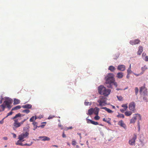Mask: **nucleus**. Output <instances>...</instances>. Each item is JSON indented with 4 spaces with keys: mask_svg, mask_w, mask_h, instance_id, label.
<instances>
[{
    "mask_svg": "<svg viewBox=\"0 0 148 148\" xmlns=\"http://www.w3.org/2000/svg\"><path fill=\"white\" fill-rule=\"evenodd\" d=\"M114 76V75L113 74L109 73L105 77L106 81V83L107 84H109L108 86H107V87L109 88H112L111 84L115 81Z\"/></svg>",
    "mask_w": 148,
    "mask_h": 148,
    "instance_id": "1",
    "label": "nucleus"
},
{
    "mask_svg": "<svg viewBox=\"0 0 148 148\" xmlns=\"http://www.w3.org/2000/svg\"><path fill=\"white\" fill-rule=\"evenodd\" d=\"M99 94L103 95L105 96H108L110 93L111 90L109 89H106L103 86L100 85L98 88Z\"/></svg>",
    "mask_w": 148,
    "mask_h": 148,
    "instance_id": "2",
    "label": "nucleus"
},
{
    "mask_svg": "<svg viewBox=\"0 0 148 148\" xmlns=\"http://www.w3.org/2000/svg\"><path fill=\"white\" fill-rule=\"evenodd\" d=\"M140 92L141 94H143V99L145 102H147L148 101V99L147 98V89L145 86H142L140 88Z\"/></svg>",
    "mask_w": 148,
    "mask_h": 148,
    "instance_id": "3",
    "label": "nucleus"
},
{
    "mask_svg": "<svg viewBox=\"0 0 148 148\" xmlns=\"http://www.w3.org/2000/svg\"><path fill=\"white\" fill-rule=\"evenodd\" d=\"M106 98L103 96L99 97V98L97 101V102L99 103V105L101 106H104L106 104Z\"/></svg>",
    "mask_w": 148,
    "mask_h": 148,
    "instance_id": "4",
    "label": "nucleus"
},
{
    "mask_svg": "<svg viewBox=\"0 0 148 148\" xmlns=\"http://www.w3.org/2000/svg\"><path fill=\"white\" fill-rule=\"evenodd\" d=\"M137 138V136L135 134H133L132 138L129 141V144L130 145L133 146L135 145L136 140Z\"/></svg>",
    "mask_w": 148,
    "mask_h": 148,
    "instance_id": "5",
    "label": "nucleus"
},
{
    "mask_svg": "<svg viewBox=\"0 0 148 148\" xmlns=\"http://www.w3.org/2000/svg\"><path fill=\"white\" fill-rule=\"evenodd\" d=\"M135 116H134L130 120V123H134L136 121V119H138L139 120L141 119V116L139 114H135Z\"/></svg>",
    "mask_w": 148,
    "mask_h": 148,
    "instance_id": "6",
    "label": "nucleus"
},
{
    "mask_svg": "<svg viewBox=\"0 0 148 148\" xmlns=\"http://www.w3.org/2000/svg\"><path fill=\"white\" fill-rule=\"evenodd\" d=\"M29 135V133L28 132H26L25 133H23L22 134L19 135L18 136V138H20V140H23V139L28 136Z\"/></svg>",
    "mask_w": 148,
    "mask_h": 148,
    "instance_id": "7",
    "label": "nucleus"
},
{
    "mask_svg": "<svg viewBox=\"0 0 148 148\" xmlns=\"http://www.w3.org/2000/svg\"><path fill=\"white\" fill-rule=\"evenodd\" d=\"M24 115H22L20 113H19L16 114L14 117L12 118V119L18 120H18H20L22 118H21V117Z\"/></svg>",
    "mask_w": 148,
    "mask_h": 148,
    "instance_id": "8",
    "label": "nucleus"
},
{
    "mask_svg": "<svg viewBox=\"0 0 148 148\" xmlns=\"http://www.w3.org/2000/svg\"><path fill=\"white\" fill-rule=\"evenodd\" d=\"M135 103L134 102H131L129 105V109L132 111H134L135 109Z\"/></svg>",
    "mask_w": 148,
    "mask_h": 148,
    "instance_id": "9",
    "label": "nucleus"
},
{
    "mask_svg": "<svg viewBox=\"0 0 148 148\" xmlns=\"http://www.w3.org/2000/svg\"><path fill=\"white\" fill-rule=\"evenodd\" d=\"M140 42L139 40L136 39L134 40H131L130 42V44L133 45L139 44Z\"/></svg>",
    "mask_w": 148,
    "mask_h": 148,
    "instance_id": "10",
    "label": "nucleus"
},
{
    "mask_svg": "<svg viewBox=\"0 0 148 148\" xmlns=\"http://www.w3.org/2000/svg\"><path fill=\"white\" fill-rule=\"evenodd\" d=\"M125 65H119L118 66V70L121 71H123L125 70Z\"/></svg>",
    "mask_w": 148,
    "mask_h": 148,
    "instance_id": "11",
    "label": "nucleus"
},
{
    "mask_svg": "<svg viewBox=\"0 0 148 148\" xmlns=\"http://www.w3.org/2000/svg\"><path fill=\"white\" fill-rule=\"evenodd\" d=\"M14 125L15 127L16 128H18L20 127L21 126V124L20 122H18V120H14Z\"/></svg>",
    "mask_w": 148,
    "mask_h": 148,
    "instance_id": "12",
    "label": "nucleus"
},
{
    "mask_svg": "<svg viewBox=\"0 0 148 148\" xmlns=\"http://www.w3.org/2000/svg\"><path fill=\"white\" fill-rule=\"evenodd\" d=\"M39 138L42 139V140L43 141L46 140L49 141L50 140L49 138L46 136H40L39 137Z\"/></svg>",
    "mask_w": 148,
    "mask_h": 148,
    "instance_id": "13",
    "label": "nucleus"
},
{
    "mask_svg": "<svg viewBox=\"0 0 148 148\" xmlns=\"http://www.w3.org/2000/svg\"><path fill=\"white\" fill-rule=\"evenodd\" d=\"M86 119L87 120V122L88 123H92V124H93V125H98V123L97 122L93 121L92 120H90V119Z\"/></svg>",
    "mask_w": 148,
    "mask_h": 148,
    "instance_id": "14",
    "label": "nucleus"
},
{
    "mask_svg": "<svg viewBox=\"0 0 148 148\" xmlns=\"http://www.w3.org/2000/svg\"><path fill=\"white\" fill-rule=\"evenodd\" d=\"M19 140L17 141L16 143V145H20L21 146H23V144L21 142H23L24 141V140H20V138H18Z\"/></svg>",
    "mask_w": 148,
    "mask_h": 148,
    "instance_id": "15",
    "label": "nucleus"
},
{
    "mask_svg": "<svg viewBox=\"0 0 148 148\" xmlns=\"http://www.w3.org/2000/svg\"><path fill=\"white\" fill-rule=\"evenodd\" d=\"M22 107L23 108L31 109L32 108V105L30 104H27L23 105Z\"/></svg>",
    "mask_w": 148,
    "mask_h": 148,
    "instance_id": "16",
    "label": "nucleus"
},
{
    "mask_svg": "<svg viewBox=\"0 0 148 148\" xmlns=\"http://www.w3.org/2000/svg\"><path fill=\"white\" fill-rule=\"evenodd\" d=\"M143 51V48L142 46H140L138 48V54L140 55Z\"/></svg>",
    "mask_w": 148,
    "mask_h": 148,
    "instance_id": "17",
    "label": "nucleus"
},
{
    "mask_svg": "<svg viewBox=\"0 0 148 148\" xmlns=\"http://www.w3.org/2000/svg\"><path fill=\"white\" fill-rule=\"evenodd\" d=\"M118 124L124 128H126V126L122 120H121L119 121V122Z\"/></svg>",
    "mask_w": 148,
    "mask_h": 148,
    "instance_id": "18",
    "label": "nucleus"
},
{
    "mask_svg": "<svg viewBox=\"0 0 148 148\" xmlns=\"http://www.w3.org/2000/svg\"><path fill=\"white\" fill-rule=\"evenodd\" d=\"M3 104L5 105V106H7V107L8 108H10V103L8 101H5L3 102Z\"/></svg>",
    "mask_w": 148,
    "mask_h": 148,
    "instance_id": "19",
    "label": "nucleus"
},
{
    "mask_svg": "<svg viewBox=\"0 0 148 148\" xmlns=\"http://www.w3.org/2000/svg\"><path fill=\"white\" fill-rule=\"evenodd\" d=\"M93 113L95 114L98 115L99 111V109L97 107H96L94 109H93Z\"/></svg>",
    "mask_w": 148,
    "mask_h": 148,
    "instance_id": "20",
    "label": "nucleus"
},
{
    "mask_svg": "<svg viewBox=\"0 0 148 148\" xmlns=\"http://www.w3.org/2000/svg\"><path fill=\"white\" fill-rule=\"evenodd\" d=\"M101 109H103L105 110L109 113H112L113 112V111H112L110 109L106 107H102L101 108Z\"/></svg>",
    "mask_w": 148,
    "mask_h": 148,
    "instance_id": "21",
    "label": "nucleus"
},
{
    "mask_svg": "<svg viewBox=\"0 0 148 148\" xmlns=\"http://www.w3.org/2000/svg\"><path fill=\"white\" fill-rule=\"evenodd\" d=\"M116 77L119 78H122L123 77V73L121 72L118 73L117 74Z\"/></svg>",
    "mask_w": 148,
    "mask_h": 148,
    "instance_id": "22",
    "label": "nucleus"
},
{
    "mask_svg": "<svg viewBox=\"0 0 148 148\" xmlns=\"http://www.w3.org/2000/svg\"><path fill=\"white\" fill-rule=\"evenodd\" d=\"M108 69L111 71L113 72H114L116 70V68L114 66H110L109 67Z\"/></svg>",
    "mask_w": 148,
    "mask_h": 148,
    "instance_id": "23",
    "label": "nucleus"
},
{
    "mask_svg": "<svg viewBox=\"0 0 148 148\" xmlns=\"http://www.w3.org/2000/svg\"><path fill=\"white\" fill-rule=\"evenodd\" d=\"M147 69V68L145 65L143 67H142L141 68L142 72L140 73V74H143L144 71Z\"/></svg>",
    "mask_w": 148,
    "mask_h": 148,
    "instance_id": "24",
    "label": "nucleus"
},
{
    "mask_svg": "<svg viewBox=\"0 0 148 148\" xmlns=\"http://www.w3.org/2000/svg\"><path fill=\"white\" fill-rule=\"evenodd\" d=\"M20 101L19 100L16 99H14V100L13 104L14 105H15L18 104L20 103Z\"/></svg>",
    "mask_w": 148,
    "mask_h": 148,
    "instance_id": "25",
    "label": "nucleus"
},
{
    "mask_svg": "<svg viewBox=\"0 0 148 148\" xmlns=\"http://www.w3.org/2000/svg\"><path fill=\"white\" fill-rule=\"evenodd\" d=\"M110 120L111 119L110 118H108V119L106 118H104L103 119V121L104 122H107L108 124H110Z\"/></svg>",
    "mask_w": 148,
    "mask_h": 148,
    "instance_id": "26",
    "label": "nucleus"
},
{
    "mask_svg": "<svg viewBox=\"0 0 148 148\" xmlns=\"http://www.w3.org/2000/svg\"><path fill=\"white\" fill-rule=\"evenodd\" d=\"M93 113V108H91L88 110V114L91 115Z\"/></svg>",
    "mask_w": 148,
    "mask_h": 148,
    "instance_id": "27",
    "label": "nucleus"
},
{
    "mask_svg": "<svg viewBox=\"0 0 148 148\" xmlns=\"http://www.w3.org/2000/svg\"><path fill=\"white\" fill-rule=\"evenodd\" d=\"M132 113V112L131 111H127L125 112V114L126 116H129L131 115Z\"/></svg>",
    "mask_w": 148,
    "mask_h": 148,
    "instance_id": "28",
    "label": "nucleus"
},
{
    "mask_svg": "<svg viewBox=\"0 0 148 148\" xmlns=\"http://www.w3.org/2000/svg\"><path fill=\"white\" fill-rule=\"evenodd\" d=\"M21 108V107L20 106H19V105L17 106H16V107L13 108L12 109V110H17L20 109Z\"/></svg>",
    "mask_w": 148,
    "mask_h": 148,
    "instance_id": "29",
    "label": "nucleus"
},
{
    "mask_svg": "<svg viewBox=\"0 0 148 148\" xmlns=\"http://www.w3.org/2000/svg\"><path fill=\"white\" fill-rule=\"evenodd\" d=\"M118 117L124 118L125 117L124 115L123 114H119L117 116Z\"/></svg>",
    "mask_w": 148,
    "mask_h": 148,
    "instance_id": "30",
    "label": "nucleus"
},
{
    "mask_svg": "<svg viewBox=\"0 0 148 148\" xmlns=\"http://www.w3.org/2000/svg\"><path fill=\"white\" fill-rule=\"evenodd\" d=\"M118 100L119 101H122L123 100V97L121 96H116Z\"/></svg>",
    "mask_w": 148,
    "mask_h": 148,
    "instance_id": "31",
    "label": "nucleus"
},
{
    "mask_svg": "<svg viewBox=\"0 0 148 148\" xmlns=\"http://www.w3.org/2000/svg\"><path fill=\"white\" fill-rule=\"evenodd\" d=\"M121 107L123 108L124 109H125L127 110L128 108V106L127 105V104H123L121 106Z\"/></svg>",
    "mask_w": 148,
    "mask_h": 148,
    "instance_id": "32",
    "label": "nucleus"
},
{
    "mask_svg": "<svg viewBox=\"0 0 148 148\" xmlns=\"http://www.w3.org/2000/svg\"><path fill=\"white\" fill-rule=\"evenodd\" d=\"M29 126H28L27 127H24L23 128V130L24 131H26V132H29Z\"/></svg>",
    "mask_w": 148,
    "mask_h": 148,
    "instance_id": "33",
    "label": "nucleus"
},
{
    "mask_svg": "<svg viewBox=\"0 0 148 148\" xmlns=\"http://www.w3.org/2000/svg\"><path fill=\"white\" fill-rule=\"evenodd\" d=\"M23 112L27 114H28L30 112V110L28 109H25L23 110L22 111Z\"/></svg>",
    "mask_w": 148,
    "mask_h": 148,
    "instance_id": "34",
    "label": "nucleus"
},
{
    "mask_svg": "<svg viewBox=\"0 0 148 148\" xmlns=\"http://www.w3.org/2000/svg\"><path fill=\"white\" fill-rule=\"evenodd\" d=\"M36 117L34 118V116H33L30 119L29 121L30 122H33L34 120H36Z\"/></svg>",
    "mask_w": 148,
    "mask_h": 148,
    "instance_id": "35",
    "label": "nucleus"
},
{
    "mask_svg": "<svg viewBox=\"0 0 148 148\" xmlns=\"http://www.w3.org/2000/svg\"><path fill=\"white\" fill-rule=\"evenodd\" d=\"M77 143L75 141V140L74 139H73L72 140V144L73 146H75L76 144Z\"/></svg>",
    "mask_w": 148,
    "mask_h": 148,
    "instance_id": "36",
    "label": "nucleus"
},
{
    "mask_svg": "<svg viewBox=\"0 0 148 148\" xmlns=\"http://www.w3.org/2000/svg\"><path fill=\"white\" fill-rule=\"evenodd\" d=\"M97 115L96 116L94 117V119L96 120H99L100 119V117L99 116H98V115Z\"/></svg>",
    "mask_w": 148,
    "mask_h": 148,
    "instance_id": "37",
    "label": "nucleus"
},
{
    "mask_svg": "<svg viewBox=\"0 0 148 148\" xmlns=\"http://www.w3.org/2000/svg\"><path fill=\"white\" fill-rule=\"evenodd\" d=\"M138 91V87H135V92L136 95H137Z\"/></svg>",
    "mask_w": 148,
    "mask_h": 148,
    "instance_id": "38",
    "label": "nucleus"
},
{
    "mask_svg": "<svg viewBox=\"0 0 148 148\" xmlns=\"http://www.w3.org/2000/svg\"><path fill=\"white\" fill-rule=\"evenodd\" d=\"M1 107L2 109V111H3L5 108V105L3 103V104L1 105Z\"/></svg>",
    "mask_w": 148,
    "mask_h": 148,
    "instance_id": "39",
    "label": "nucleus"
},
{
    "mask_svg": "<svg viewBox=\"0 0 148 148\" xmlns=\"http://www.w3.org/2000/svg\"><path fill=\"white\" fill-rule=\"evenodd\" d=\"M84 104L86 106H88L89 104L90 105H91V103H90L89 102H86L85 101L84 102Z\"/></svg>",
    "mask_w": 148,
    "mask_h": 148,
    "instance_id": "40",
    "label": "nucleus"
},
{
    "mask_svg": "<svg viewBox=\"0 0 148 148\" xmlns=\"http://www.w3.org/2000/svg\"><path fill=\"white\" fill-rule=\"evenodd\" d=\"M131 69L130 68H128L127 70V73L128 74H130L131 73Z\"/></svg>",
    "mask_w": 148,
    "mask_h": 148,
    "instance_id": "41",
    "label": "nucleus"
},
{
    "mask_svg": "<svg viewBox=\"0 0 148 148\" xmlns=\"http://www.w3.org/2000/svg\"><path fill=\"white\" fill-rule=\"evenodd\" d=\"M27 119H24L22 121L20 122V124H21V125H22V124H23V123H24V122H25L27 120Z\"/></svg>",
    "mask_w": 148,
    "mask_h": 148,
    "instance_id": "42",
    "label": "nucleus"
},
{
    "mask_svg": "<svg viewBox=\"0 0 148 148\" xmlns=\"http://www.w3.org/2000/svg\"><path fill=\"white\" fill-rule=\"evenodd\" d=\"M55 117V116L50 115L48 117V119H52L53 118Z\"/></svg>",
    "mask_w": 148,
    "mask_h": 148,
    "instance_id": "43",
    "label": "nucleus"
},
{
    "mask_svg": "<svg viewBox=\"0 0 148 148\" xmlns=\"http://www.w3.org/2000/svg\"><path fill=\"white\" fill-rule=\"evenodd\" d=\"M12 114V111L10 112L9 113H8L7 114L6 117L9 116L11 115Z\"/></svg>",
    "mask_w": 148,
    "mask_h": 148,
    "instance_id": "44",
    "label": "nucleus"
},
{
    "mask_svg": "<svg viewBox=\"0 0 148 148\" xmlns=\"http://www.w3.org/2000/svg\"><path fill=\"white\" fill-rule=\"evenodd\" d=\"M126 110L125 109H124L123 108H122V109H120V110L122 113H123V112H124V111L125 110Z\"/></svg>",
    "mask_w": 148,
    "mask_h": 148,
    "instance_id": "45",
    "label": "nucleus"
},
{
    "mask_svg": "<svg viewBox=\"0 0 148 148\" xmlns=\"http://www.w3.org/2000/svg\"><path fill=\"white\" fill-rule=\"evenodd\" d=\"M32 144L31 143L30 144H28L27 143H25V144H23V146H30L32 145Z\"/></svg>",
    "mask_w": 148,
    "mask_h": 148,
    "instance_id": "46",
    "label": "nucleus"
},
{
    "mask_svg": "<svg viewBox=\"0 0 148 148\" xmlns=\"http://www.w3.org/2000/svg\"><path fill=\"white\" fill-rule=\"evenodd\" d=\"M113 83V84L115 86V87H117V83L116 82H115V81L113 82L112 83Z\"/></svg>",
    "mask_w": 148,
    "mask_h": 148,
    "instance_id": "47",
    "label": "nucleus"
},
{
    "mask_svg": "<svg viewBox=\"0 0 148 148\" xmlns=\"http://www.w3.org/2000/svg\"><path fill=\"white\" fill-rule=\"evenodd\" d=\"M33 124L34 126V127L35 126H37V123L36 122H34L33 123Z\"/></svg>",
    "mask_w": 148,
    "mask_h": 148,
    "instance_id": "48",
    "label": "nucleus"
},
{
    "mask_svg": "<svg viewBox=\"0 0 148 148\" xmlns=\"http://www.w3.org/2000/svg\"><path fill=\"white\" fill-rule=\"evenodd\" d=\"M145 60L146 61H148V56H146L145 57Z\"/></svg>",
    "mask_w": 148,
    "mask_h": 148,
    "instance_id": "49",
    "label": "nucleus"
},
{
    "mask_svg": "<svg viewBox=\"0 0 148 148\" xmlns=\"http://www.w3.org/2000/svg\"><path fill=\"white\" fill-rule=\"evenodd\" d=\"M134 75L136 76H138L139 75H142V74H140V73L139 74H134Z\"/></svg>",
    "mask_w": 148,
    "mask_h": 148,
    "instance_id": "50",
    "label": "nucleus"
},
{
    "mask_svg": "<svg viewBox=\"0 0 148 148\" xmlns=\"http://www.w3.org/2000/svg\"><path fill=\"white\" fill-rule=\"evenodd\" d=\"M12 134L13 135V137L14 138H16V135L14 133H12Z\"/></svg>",
    "mask_w": 148,
    "mask_h": 148,
    "instance_id": "51",
    "label": "nucleus"
},
{
    "mask_svg": "<svg viewBox=\"0 0 148 148\" xmlns=\"http://www.w3.org/2000/svg\"><path fill=\"white\" fill-rule=\"evenodd\" d=\"M62 136L63 138H65L66 137V135H65L64 132H63V133Z\"/></svg>",
    "mask_w": 148,
    "mask_h": 148,
    "instance_id": "52",
    "label": "nucleus"
},
{
    "mask_svg": "<svg viewBox=\"0 0 148 148\" xmlns=\"http://www.w3.org/2000/svg\"><path fill=\"white\" fill-rule=\"evenodd\" d=\"M77 134L79 136L80 139H81L82 138L81 136V134L80 133H78Z\"/></svg>",
    "mask_w": 148,
    "mask_h": 148,
    "instance_id": "53",
    "label": "nucleus"
},
{
    "mask_svg": "<svg viewBox=\"0 0 148 148\" xmlns=\"http://www.w3.org/2000/svg\"><path fill=\"white\" fill-rule=\"evenodd\" d=\"M38 127V126H34V128L33 129L34 130H35Z\"/></svg>",
    "mask_w": 148,
    "mask_h": 148,
    "instance_id": "54",
    "label": "nucleus"
},
{
    "mask_svg": "<svg viewBox=\"0 0 148 148\" xmlns=\"http://www.w3.org/2000/svg\"><path fill=\"white\" fill-rule=\"evenodd\" d=\"M3 139L5 140H6L8 139V138L7 137H3Z\"/></svg>",
    "mask_w": 148,
    "mask_h": 148,
    "instance_id": "55",
    "label": "nucleus"
},
{
    "mask_svg": "<svg viewBox=\"0 0 148 148\" xmlns=\"http://www.w3.org/2000/svg\"><path fill=\"white\" fill-rule=\"evenodd\" d=\"M3 123V120H1V121H0V124H2Z\"/></svg>",
    "mask_w": 148,
    "mask_h": 148,
    "instance_id": "56",
    "label": "nucleus"
},
{
    "mask_svg": "<svg viewBox=\"0 0 148 148\" xmlns=\"http://www.w3.org/2000/svg\"><path fill=\"white\" fill-rule=\"evenodd\" d=\"M52 146L53 147H58V146L56 145H53Z\"/></svg>",
    "mask_w": 148,
    "mask_h": 148,
    "instance_id": "57",
    "label": "nucleus"
},
{
    "mask_svg": "<svg viewBox=\"0 0 148 148\" xmlns=\"http://www.w3.org/2000/svg\"><path fill=\"white\" fill-rule=\"evenodd\" d=\"M45 125H42L41 126H38V127H44Z\"/></svg>",
    "mask_w": 148,
    "mask_h": 148,
    "instance_id": "58",
    "label": "nucleus"
},
{
    "mask_svg": "<svg viewBox=\"0 0 148 148\" xmlns=\"http://www.w3.org/2000/svg\"><path fill=\"white\" fill-rule=\"evenodd\" d=\"M72 128V127H69L68 128V129H71Z\"/></svg>",
    "mask_w": 148,
    "mask_h": 148,
    "instance_id": "59",
    "label": "nucleus"
},
{
    "mask_svg": "<svg viewBox=\"0 0 148 148\" xmlns=\"http://www.w3.org/2000/svg\"><path fill=\"white\" fill-rule=\"evenodd\" d=\"M86 143V144H87V145H88V144H89L88 142V140L87 141Z\"/></svg>",
    "mask_w": 148,
    "mask_h": 148,
    "instance_id": "60",
    "label": "nucleus"
},
{
    "mask_svg": "<svg viewBox=\"0 0 148 148\" xmlns=\"http://www.w3.org/2000/svg\"><path fill=\"white\" fill-rule=\"evenodd\" d=\"M42 124V123H45V124H46V122H42L41 123Z\"/></svg>",
    "mask_w": 148,
    "mask_h": 148,
    "instance_id": "61",
    "label": "nucleus"
},
{
    "mask_svg": "<svg viewBox=\"0 0 148 148\" xmlns=\"http://www.w3.org/2000/svg\"><path fill=\"white\" fill-rule=\"evenodd\" d=\"M146 55V54L145 53H143L142 54V56H143V55L145 56Z\"/></svg>",
    "mask_w": 148,
    "mask_h": 148,
    "instance_id": "62",
    "label": "nucleus"
},
{
    "mask_svg": "<svg viewBox=\"0 0 148 148\" xmlns=\"http://www.w3.org/2000/svg\"><path fill=\"white\" fill-rule=\"evenodd\" d=\"M67 145H69V146H70V144L69 143H67Z\"/></svg>",
    "mask_w": 148,
    "mask_h": 148,
    "instance_id": "63",
    "label": "nucleus"
},
{
    "mask_svg": "<svg viewBox=\"0 0 148 148\" xmlns=\"http://www.w3.org/2000/svg\"><path fill=\"white\" fill-rule=\"evenodd\" d=\"M2 103V100L1 99L0 101V103Z\"/></svg>",
    "mask_w": 148,
    "mask_h": 148,
    "instance_id": "64",
    "label": "nucleus"
}]
</instances>
